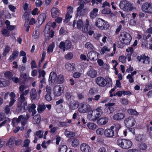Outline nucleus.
<instances>
[{"label":"nucleus","mask_w":152,"mask_h":152,"mask_svg":"<svg viewBox=\"0 0 152 152\" xmlns=\"http://www.w3.org/2000/svg\"><path fill=\"white\" fill-rule=\"evenodd\" d=\"M102 113L101 107H100L95 109L90 110L88 113L87 117L90 121H95L97 120Z\"/></svg>","instance_id":"f257e3e1"},{"label":"nucleus","mask_w":152,"mask_h":152,"mask_svg":"<svg viewBox=\"0 0 152 152\" xmlns=\"http://www.w3.org/2000/svg\"><path fill=\"white\" fill-rule=\"evenodd\" d=\"M116 143L119 147L124 149H128L131 148L133 144L131 140L126 139L118 140Z\"/></svg>","instance_id":"f03ea898"},{"label":"nucleus","mask_w":152,"mask_h":152,"mask_svg":"<svg viewBox=\"0 0 152 152\" xmlns=\"http://www.w3.org/2000/svg\"><path fill=\"white\" fill-rule=\"evenodd\" d=\"M95 25L101 30H107L110 26L108 22L100 18H96V20Z\"/></svg>","instance_id":"7ed1b4c3"},{"label":"nucleus","mask_w":152,"mask_h":152,"mask_svg":"<svg viewBox=\"0 0 152 152\" xmlns=\"http://www.w3.org/2000/svg\"><path fill=\"white\" fill-rule=\"evenodd\" d=\"M92 110L91 106L88 103L83 102L80 104L78 109V111L81 113H85L89 112Z\"/></svg>","instance_id":"20e7f679"},{"label":"nucleus","mask_w":152,"mask_h":152,"mask_svg":"<svg viewBox=\"0 0 152 152\" xmlns=\"http://www.w3.org/2000/svg\"><path fill=\"white\" fill-rule=\"evenodd\" d=\"M119 39L122 43L128 45L129 44L132 37L129 34L126 32H123L121 34Z\"/></svg>","instance_id":"39448f33"},{"label":"nucleus","mask_w":152,"mask_h":152,"mask_svg":"<svg viewBox=\"0 0 152 152\" xmlns=\"http://www.w3.org/2000/svg\"><path fill=\"white\" fill-rule=\"evenodd\" d=\"M120 7L121 9L127 12L131 11L133 9L132 4L126 0H124L120 3Z\"/></svg>","instance_id":"423d86ee"},{"label":"nucleus","mask_w":152,"mask_h":152,"mask_svg":"<svg viewBox=\"0 0 152 152\" xmlns=\"http://www.w3.org/2000/svg\"><path fill=\"white\" fill-rule=\"evenodd\" d=\"M89 21L88 19H86L85 24L82 28V31L84 33L88 34L90 35H91L94 31L91 30V28L90 25Z\"/></svg>","instance_id":"0eeeda50"},{"label":"nucleus","mask_w":152,"mask_h":152,"mask_svg":"<svg viewBox=\"0 0 152 152\" xmlns=\"http://www.w3.org/2000/svg\"><path fill=\"white\" fill-rule=\"evenodd\" d=\"M135 118L132 116H130L126 118L124 121V123L127 127L133 126L136 123Z\"/></svg>","instance_id":"6e6552de"},{"label":"nucleus","mask_w":152,"mask_h":152,"mask_svg":"<svg viewBox=\"0 0 152 152\" xmlns=\"http://www.w3.org/2000/svg\"><path fill=\"white\" fill-rule=\"evenodd\" d=\"M141 9L146 13L152 14V4L150 2H145L142 6Z\"/></svg>","instance_id":"1a4fd4ad"},{"label":"nucleus","mask_w":152,"mask_h":152,"mask_svg":"<svg viewBox=\"0 0 152 152\" xmlns=\"http://www.w3.org/2000/svg\"><path fill=\"white\" fill-rule=\"evenodd\" d=\"M64 92V88L60 86H56L53 89V93L55 96H59Z\"/></svg>","instance_id":"9d476101"},{"label":"nucleus","mask_w":152,"mask_h":152,"mask_svg":"<svg viewBox=\"0 0 152 152\" xmlns=\"http://www.w3.org/2000/svg\"><path fill=\"white\" fill-rule=\"evenodd\" d=\"M115 128L114 126H112L109 129H106L104 132L105 136L108 138L113 137L114 136L113 129Z\"/></svg>","instance_id":"9b49d317"},{"label":"nucleus","mask_w":152,"mask_h":152,"mask_svg":"<svg viewBox=\"0 0 152 152\" xmlns=\"http://www.w3.org/2000/svg\"><path fill=\"white\" fill-rule=\"evenodd\" d=\"M99 54L96 51H90L87 55V57L91 61H95L98 58Z\"/></svg>","instance_id":"f8f14e48"},{"label":"nucleus","mask_w":152,"mask_h":152,"mask_svg":"<svg viewBox=\"0 0 152 152\" xmlns=\"http://www.w3.org/2000/svg\"><path fill=\"white\" fill-rule=\"evenodd\" d=\"M95 81L96 83L99 86L104 87L106 85V81L102 77H98L96 79Z\"/></svg>","instance_id":"ddd939ff"},{"label":"nucleus","mask_w":152,"mask_h":152,"mask_svg":"<svg viewBox=\"0 0 152 152\" xmlns=\"http://www.w3.org/2000/svg\"><path fill=\"white\" fill-rule=\"evenodd\" d=\"M29 17V14L26 12L25 13L23 16V18L26 21L24 24V27L26 28V31L27 32H28L29 31V28H30V26L28 24Z\"/></svg>","instance_id":"4468645a"},{"label":"nucleus","mask_w":152,"mask_h":152,"mask_svg":"<svg viewBox=\"0 0 152 152\" xmlns=\"http://www.w3.org/2000/svg\"><path fill=\"white\" fill-rule=\"evenodd\" d=\"M80 104L78 101H72L69 104V107L70 110H73L77 109L79 107Z\"/></svg>","instance_id":"2eb2a0df"},{"label":"nucleus","mask_w":152,"mask_h":152,"mask_svg":"<svg viewBox=\"0 0 152 152\" xmlns=\"http://www.w3.org/2000/svg\"><path fill=\"white\" fill-rule=\"evenodd\" d=\"M68 10L66 14L65 21L67 23L72 17V14L73 13V8L72 6H69L67 8Z\"/></svg>","instance_id":"dca6fc26"},{"label":"nucleus","mask_w":152,"mask_h":152,"mask_svg":"<svg viewBox=\"0 0 152 152\" xmlns=\"http://www.w3.org/2000/svg\"><path fill=\"white\" fill-rule=\"evenodd\" d=\"M125 113L123 112L118 113L114 114L113 119L116 121H119L123 119L125 117Z\"/></svg>","instance_id":"f3484780"},{"label":"nucleus","mask_w":152,"mask_h":152,"mask_svg":"<svg viewBox=\"0 0 152 152\" xmlns=\"http://www.w3.org/2000/svg\"><path fill=\"white\" fill-rule=\"evenodd\" d=\"M45 35L47 37L50 36L51 38L53 37L54 34V31L52 30H50V27L46 25L44 31Z\"/></svg>","instance_id":"a211bd4d"},{"label":"nucleus","mask_w":152,"mask_h":152,"mask_svg":"<svg viewBox=\"0 0 152 152\" xmlns=\"http://www.w3.org/2000/svg\"><path fill=\"white\" fill-rule=\"evenodd\" d=\"M56 73L54 72H51L50 75L49 81V83H53V85L56 83L57 79Z\"/></svg>","instance_id":"6ab92c4d"},{"label":"nucleus","mask_w":152,"mask_h":152,"mask_svg":"<svg viewBox=\"0 0 152 152\" xmlns=\"http://www.w3.org/2000/svg\"><path fill=\"white\" fill-rule=\"evenodd\" d=\"M87 76L91 78H94L97 75L96 70L93 69H91L88 70L86 73Z\"/></svg>","instance_id":"aec40b11"},{"label":"nucleus","mask_w":152,"mask_h":152,"mask_svg":"<svg viewBox=\"0 0 152 152\" xmlns=\"http://www.w3.org/2000/svg\"><path fill=\"white\" fill-rule=\"evenodd\" d=\"M65 67L68 71L73 72L75 70V64L72 63H66L65 65Z\"/></svg>","instance_id":"412c9836"},{"label":"nucleus","mask_w":152,"mask_h":152,"mask_svg":"<svg viewBox=\"0 0 152 152\" xmlns=\"http://www.w3.org/2000/svg\"><path fill=\"white\" fill-rule=\"evenodd\" d=\"M80 149L83 152H90L91 151L90 146L85 143H83L81 145Z\"/></svg>","instance_id":"4be33fe9"},{"label":"nucleus","mask_w":152,"mask_h":152,"mask_svg":"<svg viewBox=\"0 0 152 152\" xmlns=\"http://www.w3.org/2000/svg\"><path fill=\"white\" fill-rule=\"evenodd\" d=\"M84 4H81L77 8V14L78 15L83 16L85 14V10L83 9Z\"/></svg>","instance_id":"5701e85b"},{"label":"nucleus","mask_w":152,"mask_h":152,"mask_svg":"<svg viewBox=\"0 0 152 152\" xmlns=\"http://www.w3.org/2000/svg\"><path fill=\"white\" fill-rule=\"evenodd\" d=\"M30 117V115L28 114L26 115H21L19 116V118L21 120V124L23 126H25L27 122V120Z\"/></svg>","instance_id":"b1692460"},{"label":"nucleus","mask_w":152,"mask_h":152,"mask_svg":"<svg viewBox=\"0 0 152 152\" xmlns=\"http://www.w3.org/2000/svg\"><path fill=\"white\" fill-rule=\"evenodd\" d=\"M137 58L139 62H142L143 64H149V63L150 61L149 58L144 56H138Z\"/></svg>","instance_id":"393cba45"},{"label":"nucleus","mask_w":152,"mask_h":152,"mask_svg":"<svg viewBox=\"0 0 152 152\" xmlns=\"http://www.w3.org/2000/svg\"><path fill=\"white\" fill-rule=\"evenodd\" d=\"M108 119L107 117H103L99 118L97 121V124L100 125H103L106 124L108 122Z\"/></svg>","instance_id":"a878e982"},{"label":"nucleus","mask_w":152,"mask_h":152,"mask_svg":"<svg viewBox=\"0 0 152 152\" xmlns=\"http://www.w3.org/2000/svg\"><path fill=\"white\" fill-rule=\"evenodd\" d=\"M83 22L81 19H79L77 21L74 20L73 24V27H75L76 26V27L78 29L81 28L83 26Z\"/></svg>","instance_id":"bb28decb"},{"label":"nucleus","mask_w":152,"mask_h":152,"mask_svg":"<svg viewBox=\"0 0 152 152\" xmlns=\"http://www.w3.org/2000/svg\"><path fill=\"white\" fill-rule=\"evenodd\" d=\"M51 15L52 17L55 18L59 16V10L56 8L53 7L51 10Z\"/></svg>","instance_id":"cd10ccee"},{"label":"nucleus","mask_w":152,"mask_h":152,"mask_svg":"<svg viewBox=\"0 0 152 152\" xmlns=\"http://www.w3.org/2000/svg\"><path fill=\"white\" fill-rule=\"evenodd\" d=\"M46 16L45 13L42 14L39 16L37 20L39 24H42L45 21L46 18Z\"/></svg>","instance_id":"c85d7f7f"},{"label":"nucleus","mask_w":152,"mask_h":152,"mask_svg":"<svg viewBox=\"0 0 152 152\" xmlns=\"http://www.w3.org/2000/svg\"><path fill=\"white\" fill-rule=\"evenodd\" d=\"M98 10L97 8H94L90 13V16L91 18L94 19L97 16Z\"/></svg>","instance_id":"c756f323"},{"label":"nucleus","mask_w":152,"mask_h":152,"mask_svg":"<svg viewBox=\"0 0 152 152\" xmlns=\"http://www.w3.org/2000/svg\"><path fill=\"white\" fill-rule=\"evenodd\" d=\"M64 79L63 75H60L57 77L56 83L57 84H61L64 81Z\"/></svg>","instance_id":"7c9ffc66"},{"label":"nucleus","mask_w":152,"mask_h":152,"mask_svg":"<svg viewBox=\"0 0 152 152\" xmlns=\"http://www.w3.org/2000/svg\"><path fill=\"white\" fill-rule=\"evenodd\" d=\"M36 108V105L34 104H31L29 107L28 110L29 111L32 113V115H34L35 114L37 113V111L35 110Z\"/></svg>","instance_id":"2f4dec72"},{"label":"nucleus","mask_w":152,"mask_h":152,"mask_svg":"<svg viewBox=\"0 0 152 152\" xmlns=\"http://www.w3.org/2000/svg\"><path fill=\"white\" fill-rule=\"evenodd\" d=\"M23 106L22 104L20 105L18 104L17 110H18V111L20 112H21L22 113L23 112L24 110H26V103L24 102L23 104Z\"/></svg>","instance_id":"473e14b6"},{"label":"nucleus","mask_w":152,"mask_h":152,"mask_svg":"<svg viewBox=\"0 0 152 152\" xmlns=\"http://www.w3.org/2000/svg\"><path fill=\"white\" fill-rule=\"evenodd\" d=\"M67 148L66 145H59L58 151L59 152H66Z\"/></svg>","instance_id":"72a5a7b5"},{"label":"nucleus","mask_w":152,"mask_h":152,"mask_svg":"<svg viewBox=\"0 0 152 152\" xmlns=\"http://www.w3.org/2000/svg\"><path fill=\"white\" fill-rule=\"evenodd\" d=\"M64 134L67 137H71L75 136V132H70L68 131L66 129L65 130Z\"/></svg>","instance_id":"f704fd0d"},{"label":"nucleus","mask_w":152,"mask_h":152,"mask_svg":"<svg viewBox=\"0 0 152 152\" xmlns=\"http://www.w3.org/2000/svg\"><path fill=\"white\" fill-rule=\"evenodd\" d=\"M30 96L32 99H35L37 97V92L35 89H32L30 92Z\"/></svg>","instance_id":"c9c22d12"},{"label":"nucleus","mask_w":152,"mask_h":152,"mask_svg":"<svg viewBox=\"0 0 152 152\" xmlns=\"http://www.w3.org/2000/svg\"><path fill=\"white\" fill-rule=\"evenodd\" d=\"M128 113L132 115H138L139 114L138 112L136 110L132 109H129L127 110Z\"/></svg>","instance_id":"e433bc0d"},{"label":"nucleus","mask_w":152,"mask_h":152,"mask_svg":"<svg viewBox=\"0 0 152 152\" xmlns=\"http://www.w3.org/2000/svg\"><path fill=\"white\" fill-rule=\"evenodd\" d=\"M33 122L34 124H38L40 121V116L39 115H37L34 116L33 118Z\"/></svg>","instance_id":"4c0bfd02"},{"label":"nucleus","mask_w":152,"mask_h":152,"mask_svg":"<svg viewBox=\"0 0 152 152\" xmlns=\"http://www.w3.org/2000/svg\"><path fill=\"white\" fill-rule=\"evenodd\" d=\"M46 107L44 104H39L38 105L37 110L38 112L40 113H42L45 109Z\"/></svg>","instance_id":"58836bf2"},{"label":"nucleus","mask_w":152,"mask_h":152,"mask_svg":"<svg viewBox=\"0 0 152 152\" xmlns=\"http://www.w3.org/2000/svg\"><path fill=\"white\" fill-rule=\"evenodd\" d=\"M138 147L140 150H144L147 149V146L145 143L142 142L138 145Z\"/></svg>","instance_id":"ea45409f"},{"label":"nucleus","mask_w":152,"mask_h":152,"mask_svg":"<svg viewBox=\"0 0 152 152\" xmlns=\"http://www.w3.org/2000/svg\"><path fill=\"white\" fill-rule=\"evenodd\" d=\"M18 55V52L16 50L10 56L9 59L11 61H12L15 59Z\"/></svg>","instance_id":"a19ab883"},{"label":"nucleus","mask_w":152,"mask_h":152,"mask_svg":"<svg viewBox=\"0 0 152 152\" xmlns=\"http://www.w3.org/2000/svg\"><path fill=\"white\" fill-rule=\"evenodd\" d=\"M1 33L5 37H8L10 35V31L6 29H4L2 30Z\"/></svg>","instance_id":"79ce46f5"},{"label":"nucleus","mask_w":152,"mask_h":152,"mask_svg":"<svg viewBox=\"0 0 152 152\" xmlns=\"http://www.w3.org/2000/svg\"><path fill=\"white\" fill-rule=\"evenodd\" d=\"M55 46V43L54 42L52 43L49 45L47 49V53H49L50 52H52L53 51Z\"/></svg>","instance_id":"37998d69"},{"label":"nucleus","mask_w":152,"mask_h":152,"mask_svg":"<svg viewBox=\"0 0 152 152\" xmlns=\"http://www.w3.org/2000/svg\"><path fill=\"white\" fill-rule=\"evenodd\" d=\"M87 126L90 129L94 130L96 128V125L93 123H90L88 124Z\"/></svg>","instance_id":"c03bdc74"},{"label":"nucleus","mask_w":152,"mask_h":152,"mask_svg":"<svg viewBox=\"0 0 152 152\" xmlns=\"http://www.w3.org/2000/svg\"><path fill=\"white\" fill-rule=\"evenodd\" d=\"M20 121V119L19 117L18 118H14L12 121L13 126H14L17 125Z\"/></svg>","instance_id":"a18cd8bd"},{"label":"nucleus","mask_w":152,"mask_h":152,"mask_svg":"<svg viewBox=\"0 0 152 152\" xmlns=\"http://www.w3.org/2000/svg\"><path fill=\"white\" fill-rule=\"evenodd\" d=\"M104 131L103 129L102 128H99L98 129L96 130V133L99 135H102L104 133Z\"/></svg>","instance_id":"49530a36"},{"label":"nucleus","mask_w":152,"mask_h":152,"mask_svg":"<svg viewBox=\"0 0 152 152\" xmlns=\"http://www.w3.org/2000/svg\"><path fill=\"white\" fill-rule=\"evenodd\" d=\"M5 76L8 79H10L13 76L12 73L9 71H7L4 73Z\"/></svg>","instance_id":"de8ad7c7"},{"label":"nucleus","mask_w":152,"mask_h":152,"mask_svg":"<svg viewBox=\"0 0 152 152\" xmlns=\"http://www.w3.org/2000/svg\"><path fill=\"white\" fill-rule=\"evenodd\" d=\"M33 37L35 39H37L39 37V32L37 30H36L33 34Z\"/></svg>","instance_id":"09e8293b"},{"label":"nucleus","mask_w":152,"mask_h":152,"mask_svg":"<svg viewBox=\"0 0 152 152\" xmlns=\"http://www.w3.org/2000/svg\"><path fill=\"white\" fill-rule=\"evenodd\" d=\"M44 131L43 130H39L36 133V135L39 138H41L43 137Z\"/></svg>","instance_id":"8fccbe9b"},{"label":"nucleus","mask_w":152,"mask_h":152,"mask_svg":"<svg viewBox=\"0 0 152 152\" xmlns=\"http://www.w3.org/2000/svg\"><path fill=\"white\" fill-rule=\"evenodd\" d=\"M6 85V81L3 78H0V86L3 87Z\"/></svg>","instance_id":"3c124183"},{"label":"nucleus","mask_w":152,"mask_h":152,"mask_svg":"<svg viewBox=\"0 0 152 152\" xmlns=\"http://www.w3.org/2000/svg\"><path fill=\"white\" fill-rule=\"evenodd\" d=\"M110 51V49H108V48L106 46H104L101 49V54H104L106 52H109Z\"/></svg>","instance_id":"603ef678"},{"label":"nucleus","mask_w":152,"mask_h":152,"mask_svg":"<svg viewBox=\"0 0 152 152\" xmlns=\"http://www.w3.org/2000/svg\"><path fill=\"white\" fill-rule=\"evenodd\" d=\"M79 143V142L78 140L74 139L72 141V145L73 147H76Z\"/></svg>","instance_id":"864d4df0"},{"label":"nucleus","mask_w":152,"mask_h":152,"mask_svg":"<svg viewBox=\"0 0 152 152\" xmlns=\"http://www.w3.org/2000/svg\"><path fill=\"white\" fill-rule=\"evenodd\" d=\"M49 128L50 129L49 132L51 133L55 132L57 130V127H54L52 124H50L49 126Z\"/></svg>","instance_id":"5fc2aeb1"},{"label":"nucleus","mask_w":152,"mask_h":152,"mask_svg":"<svg viewBox=\"0 0 152 152\" xmlns=\"http://www.w3.org/2000/svg\"><path fill=\"white\" fill-rule=\"evenodd\" d=\"M59 47L61 49H62L64 51H65V44L63 42H61L59 45Z\"/></svg>","instance_id":"6e6d98bb"},{"label":"nucleus","mask_w":152,"mask_h":152,"mask_svg":"<svg viewBox=\"0 0 152 152\" xmlns=\"http://www.w3.org/2000/svg\"><path fill=\"white\" fill-rule=\"evenodd\" d=\"M14 142L13 139L12 138L10 139L8 142L7 143L6 145L8 146L10 148H11L12 147V145L14 144Z\"/></svg>","instance_id":"4d7b16f0"},{"label":"nucleus","mask_w":152,"mask_h":152,"mask_svg":"<svg viewBox=\"0 0 152 152\" xmlns=\"http://www.w3.org/2000/svg\"><path fill=\"white\" fill-rule=\"evenodd\" d=\"M73 56V54L71 52H69L66 54L65 56V58L67 60H70L71 59Z\"/></svg>","instance_id":"13d9d810"},{"label":"nucleus","mask_w":152,"mask_h":152,"mask_svg":"<svg viewBox=\"0 0 152 152\" xmlns=\"http://www.w3.org/2000/svg\"><path fill=\"white\" fill-rule=\"evenodd\" d=\"M65 47L66 49H69L71 48L72 43L69 41H66L65 43Z\"/></svg>","instance_id":"bf43d9fd"},{"label":"nucleus","mask_w":152,"mask_h":152,"mask_svg":"<svg viewBox=\"0 0 152 152\" xmlns=\"http://www.w3.org/2000/svg\"><path fill=\"white\" fill-rule=\"evenodd\" d=\"M30 142V140L29 139H26L23 142V146L24 147H27V148H29L28 146Z\"/></svg>","instance_id":"052dcab7"},{"label":"nucleus","mask_w":152,"mask_h":152,"mask_svg":"<svg viewBox=\"0 0 152 152\" xmlns=\"http://www.w3.org/2000/svg\"><path fill=\"white\" fill-rule=\"evenodd\" d=\"M111 12V10L110 8H104L102 10V12L104 14H109Z\"/></svg>","instance_id":"680f3d73"},{"label":"nucleus","mask_w":152,"mask_h":152,"mask_svg":"<svg viewBox=\"0 0 152 152\" xmlns=\"http://www.w3.org/2000/svg\"><path fill=\"white\" fill-rule=\"evenodd\" d=\"M49 27H52V28H55L56 26V23L55 22H52L51 21L49 22L47 24Z\"/></svg>","instance_id":"e2e57ef3"},{"label":"nucleus","mask_w":152,"mask_h":152,"mask_svg":"<svg viewBox=\"0 0 152 152\" xmlns=\"http://www.w3.org/2000/svg\"><path fill=\"white\" fill-rule=\"evenodd\" d=\"M39 75L38 77L39 78L41 77L42 76V77H45V73L44 70H41V69H39Z\"/></svg>","instance_id":"0e129e2a"},{"label":"nucleus","mask_w":152,"mask_h":152,"mask_svg":"<svg viewBox=\"0 0 152 152\" xmlns=\"http://www.w3.org/2000/svg\"><path fill=\"white\" fill-rule=\"evenodd\" d=\"M85 47L87 49L91 50L93 49V45L89 42H87L85 44Z\"/></svg>","instance_id":"69168bd1"},{"label":"nucleus","mask_w":152,"mask_h":152,"mask_svg":"<svg viewBox=\"0 0 152 152\" xmlns=\"http://www.w3.org/2000/svg\"><path fill=\"white\" fill-rule=\"evenodd\" d=\"M126 57L124 56H121L119 57L118 59L120 62L124 63L126 62Z\"/></svg>","instance_id":"338daca9"},{"label":"nucleus","mask_w":152,"mask_h":152,"mask_svg":"<svg viewBox=\"0 0 152 152\" xmlns=\"http://www.w3.org/2000/svg\"><path fill=\"white\" fill-rule=\"evenodd\" d=\"M107 112L108 114L113 113L114 111V108L112 107H108L107 108Z\"/></svg>","instance_id":"774afa93"}]
</instances>
